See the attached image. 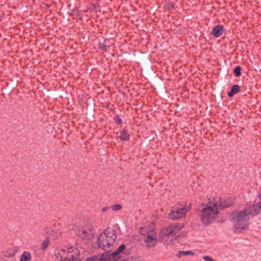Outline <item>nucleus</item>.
Wrapping results in <instances>:
<instances>
[{
  "label": "nucleus",
  "mask_w": 261,
  "mask_h": 261,
  "mask_svg": "<svg viewBox=\"0 0 261 261\" xmlns=\"http://www.w3.org/2000/svg\"><path fill=\"white\" fill-rule=\"evenodd\" d=\"M224 31L223 27L221 25H217L212 30L211 34L215 37H220Z\"/></svg>",
  "instance_id": "obj_10"
},
{
  "label": "nucleus",
  "mask_w": 261,
  "mask_h": 261,
  "mask_svg": "<svg viewBox=\"0 0 261 261\" xmlns=\"http://www.w3.org/2000/svg\"><path fill=\"white\" fill-rule=\"evenodd\" d=\"M92 226H89L87 228L82 227L76 230V234L86 243H88L93 237L92 233Z\"/></svg>",
  "instance_id": "obj_8"
},
{
  "label": "nucleus",
  "mask_w": 261,
  "mask_h": 261,
  "mask_svg": "<svg viewBox=\"0 0 261 261\" xmlns=\"http://www.w3.org/2000/svg\"><path fill=\"white\" fill-rule=\"evenodd\" d=\"M120 257V254L116 250L113 252L106 251L101 256L100 261H116Z\"/></svg>",
  "instance_id": "obj_9"
},
{
  "label": "nucleus",
  "mask_w": 261,
  "mask_h": 261,
  "mask_svg": "<svg viewBox=\"0 0 261 261\" xmlns=\"http://www.w3.org/2000/svg\"><path fill=\"white\" fill-rule=\"evenodd\" d=\"M194 255V253H193L191 251H180L178 252L177 254V257H180L185 255Z\"/></svg>",
  "instance_id": "obj_15"
},
{
  "label": "nucleus",
  "mask_w": 261,
  "mask_h": 261,
  "mask_svg": "<svg viewBox=\"0 0 261 261\" xmlns=\"http://www.w3.org/2000/svg\"><path fill=\"white\" fill-rule=\"evenodd\" d=\"M119 139L123 141H127L129 140L130 136L127 129H123L120 132Z\"/></svg>",
  "instance_id": "obj_11"
},
{
  "label": "nucleus",
  "mask_w": 261,
  "mask_h": 261,
  "mask_svg": "<svg viewBox=\"0 0 261 261\" xmlns=\"http://www.w3.org/2000/svg\"><path fill=\"white\" fill-rule=\"evenodd\" d=\"M125 248V246L124 244L121 245L116 250V251L120 254V253L123 251Z\"/></svg>",
  "instance_id": "obj_22"
},
{
  "label": "nucleus",
  "mask_w": 261,
  "mask_h": 261,
  "mask_svg": "<svg viewBox=\"0 0 261 261\" xmlns=\"http://www.w3.org/2000/svg\"><path fill=\"white\" fill-rule=\"evenodd\" d=\"M241 67L240 66H238L236 67L234 72L236 74V76L238 77L240 76L241 75Z\"/></svg>",
  "instance_id": "obj_19"
},
{
  "label": "nucleus",
  "mask_w": 261,
  "mask_h": 261,
  "mask_svg": "<svg viewBox=\"0 0 261 261\" xmlns=\"http://www.w3.org/2000/svg\"><path fill=\"white\" fill-rule=\"evenodd\" d=\"M261 202L246 207L243 211H234L230 215V220L233 224L236 232H241L248 228L249 216H255L260 213Z\"/></svg>",
  "instance_id": "obj_1"
},
{
  "label": "nucleus",
  "mask_w": 261,
  "mask_h": 261,
  "mask_svg": "<svg viewBox=\"0 0 261 261\" xmlns=\"http://www.w3.org/2000/svg\"><path fill=\"white\" fill-rule=\"evenodd\" d=\"M90 9L95 12L100 11V6L98 3L92 4L91 5Z\"/></svg>",
  "instance_id": "obj_18"
},
{
  "label": "nucleus",
  "mask_w": 261,
  "mask_h": 261,
  "mask_svg": "<svg viewBox=\"0 0 261 261\" xmlns=\"http://www.w3.org/2000/svg\"><path fill=\"white\" fill-rule=\"evenodd\" d=\"M184 224L182 223H174L163 228L160 231L159 237L162 241H167L170 239L176 237L177 233L184 228Z\"/></svg>",
  "instance_id": "obj_6"
},
{
  "label": "nucleus",
  "mask_w": 261,
  "mask_h": 261,
  "mask_svg": "<svg viewBox=\"0 0 261 261\" xmlns=\"http://www.w3.org/2000/svg\"><path fill=\"white\" fill-rule=\"evenodd\" d=\"M61 235L59 231L53 230L50 233V236L54 240L57 239Z\"/></svg>",
  "instance_id": "obj_16"
},
{
  "label": "nucleus",
  "mask_w": 261,
  "mask_h": 261,
  "mask_svg": "<svg viewBox=\"0 0 261 261\" xmlns=\"http://www.w3.org/2000/svg\"><path fill=\"white\" fill-rule=\"evenodd\" d=\"M14 255V253H10L8 255H5L8 257H13V256Z\"/></svg>",
  "instance_id": "obj_26"
},
{
  "label": "nucleus",
  "mask_w": 261,
  "mask_h": 261,
  "mask_svg": "<svg viewBox=\"0 0 261 261\" xmlns=\"http://www.w3.org/2000/svg\"><path fill=\"white\" fill-rule=\"evenodd\" d=\"M190 206L188 205L175 206L169 213V217L173 220H176L184 217L190 211Z\"/></svg>",
  "instance_id": "obj_7"
},
{
  "label": "nucleus",
  "mask_w": 261,
  "mask_h": 261,
  "mask_svg": "<svg viewBox=\"0 0 261 261\" xmlns=\"http://www.w3.org/2000/svg\"><path fill=\"white\" fill-rule=\"evenodd\" d=\"M259 197L261 199V192L259 194Z\"/></svg>",
  "instance_id": "obj_28"
},
{
  "label": "nucleus",
  "mask_w": 261,
  "mask_h": 261,
  "mask_svg": "<svg viewBox=\"0 0 261 261\" xmlns=\"http://www.w3.org/2000/svg\"><path fill=\"white\" fill-rule=\"evenodd\" d=\"M110 256V252H109V256H106V257L104 258V259L105 258V259H106V260H107V259H108L109 258H110V256Z\"/></svg>",
  "instance_id": "obj_27"
},
{
  "label": "nucleus",
  "mask_w": 261,
  "mask_h": 261,
  "mask_svg": "<svg viewBox=\"0 0 261 261\" xmlns=\"http://www.w3.org/2000/svg\"><path fill=\"white\" fill-rule=\"evenodd\" d=\"M220 201L219 197H211L206 202L201 203L204 207L201 211L200 221L203 225H209L216 221L219 218L220 211L218 203Z\"/></svg>",
  "instance_id": "obj_2"
},
{
  "label": "nucleus",
  "mask_w": 261,
  "mask_h": 261,
  "mask_svg": "<svg viewBox=\"0 0 261 261\" xmlns=\"http://www.w3.org/2000/svg\"><path fill=\"white\" fill-rule=\"evenodd\" d=\"M240 92V87L238 85H233L231 87V90L228 93L229 97H232L236 93Z\"/></svg>",
  "instance_id": "obj_13"
},
{
  "label": "nucleus",
  "mask_w": 261,
  "mask_h": 261,
  "mask_svg": "<svg viewBox=\"0 0 261 261\" xmlns=\"http://www.w3.org/2000/svg\"><path fill=\"white\" fill-rule=\"evenodd\" d=\"M203 259L205 261H216L215 260L210 257L209 256H204L203 257Z\"/></svg>",
  "instance_id": "obj_23"
},
{
  "label": "nucleus",
  "mask_w": 261,
  "mask_h": 261,
  "mask_svg": "<svg viewBox=\"0 0 261 261\" xmlns=\"http://www.w3.org/2000/svg\"><path fill=\"white\" fill-rule=\"evenodd\" d=\"M50 243V241L48 238H46L45 240L43 241L41 244V249L43 250H45L48 247Z\"/></svg>",
  "instance_id": "obj_17"
},
{
  "label": "nucleus",
  "mask_w": 261,
  "mask_h": 261,
  "mask_svg": "<svg viewBox=\"0 0 261 261\" xmlns=\"http://www.w3.org/2000/svg\"><path fill=\"white\" fill-rule=\"evenodd\" d=\"M31 254L30 252L24 251L20 257V261H31Z\"/></svg>",
  "instance_id": "obj_12"
},
{
  "label": "nucleus",
  "mask_w": 261,
  "mask_h": 261,
  "mask_svg": "<svg viewBox=\"0 0 261 261\" xmlns=\"http://www.w3.org/2000/svg\"><path fill=\"white\" fill-rule=\"evenodd\" d=\"M114 120L115 122L118 124H121L122 123V119L118 115H116L114 117Z\"/></svg>",
  "instance_id": "obj_20"
},
{
  "label": "nucleus",
  "mask_w": 261,
  "mask_h": 261,
  "mask_svg": "<svg viewBox=\"0 0 261 261\" xmlns=\"http://www.w3.org/2000/svg\"><path fill=\"white\" fill-rule=\"evenodd\" d=\"M116 234L112 229L107 228L100 233L97 239V246L102 250L109 249L115 243Z\"/></svg>",
  "instance_id": "obj_4"
},
{
  "label": "nucleus",
  "mask_w": 261,
  "mask_h": 261,
  "mask_svg": "<svg viewBox=\"0 0 261 261\" xmlns=\"http://www.w3.org/2000/svg\"><path fill=\"white\" fill-rule=\"evenodd\" d=\"M0 261H3V259L0 257Z\"/></svg>",
  "instance_id": "obj_29"
},
{
  "label": "nucleus",
  "mask_w": 261,
  "mask_h": 261,
  "mask_svg": "<svg viewBox=\"0 0 261 261\" xmlns=\"http://www.w3.org/2000/svg\"><path fill=\"white\" fill-rule=\"evenodd\" d=\"M231 204V202L230 201H226L225 200H222L220 198V201L218 203V205H219L222 208H226L229 207Z\"/></svg>",
  "instance_id": "obj_14"
},
{
  "label": "nucleus",
  "mask_w": 261,
  "mask_h": 261,
  "mask_svg": "<svg viewBox=\"0 0 261 261\" xmlns=\"http://www.w3.org/2000/svg\"><path fill=\"white\" fill-rule=\"evenodd\" d=\"M260 212L261 213V210H260Z\"/></svg>",
  "instance_id": "obj_30"
},
{
  "label": "nucleus",
  "mask_w": 261,
  "mask_h": 261,
  "mask_svg": "<svg viewBox=\"0 0 261 261\" xmlns=\"http://www.w3.org/2000/svg\"><path fill=\"white\" fill-rule=\"evenodd\" d=\"M109 209V207H104L102 208V212H106L107 210H108Z\"/></svg>",
  "instance_id": "obj_25"
},
{
  "label": "nucleus",
  "mask_w": 261,
  "mask_h": 261,
  "mask_svg": "<svg viewBox=\"0 0 261 261\" xmlns=\"http://www.w3.org/2000/svg\"><path fill=\"white\" fill-rule=\"evenodd\" d=\"M111 207L113 211H117L122 208V206L119 204H115L113 205Z\"/></svg>",
  "instance_id": "obj_21"
},
{
  "label": "nucleus",
  "mask_w": 261,
  "mask_h": 261,
  "mask_svg": "<svg viewBox=\"0 0 261 261\" xmlns=\"http://www.w3.org/2000/svg\"><path fill=\"white\" fill-rule=\"evenodd\" d=\"M55 255L57 261H81L80 258V251L73 247H65L60 250H57ZM100 258L93 256L88 258L86 261H100Z\"/></svg>",
  "instance_id": "obj_3"
},
{
  "label": "nucleus",
  "mask_w": 261,
  "mask_h": 261,
  "mask_svg": "<svg viewBox=\"0 0 261 261\" xmlns=\"http://www.w3.org/2000/svg\"><path fill=\"white\" fill-rule=\"evenodd\" d=\"M140 233L145 237L144 242L147 248H150L156 246L158 243V234L154 225L151 224L141 227Z\"/></svg>",
  "instance_id": "obj_5"
},
{
  "label": "nucleus",
  "mask_w": 261,
  "mask_h": 261,
  "mask_svg": "<svg viewBox=\"0 0 261 261\" xmlns=\"http://www.w3.org/2000/svg\"><path fill=\"white\" fill-rule=\"evenodd\" d=\"M99 48H100L101 50H105L106 49V46L104 44H100L99 45Z\"/></svg>",
  "instance_id": "obj_24"
}]
</instances>
